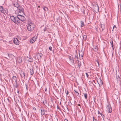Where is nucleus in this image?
<instances>
[{
  "label": "nucleus",
  "mask_w": 121,
  "mask_h": 121,
  "mask_svg": "<svg viewBox=\"0 0 121 121\" xmlns=\"http://www.w3.org/2000/svg\"><path fill=\"white\" fill-rule=\"evenodd\" d=\"M35 26L34 23L29 22L28 23L27 26V29L29 31H31L34 30Z\"/></svg>",
  "instance_id": "f257e3e1"
},
{
  "label": "nucleus",
  "mask_w": 121,
  "mask_h": 121,
  "mask_svg": "<svg viewBox=\"0 0 121 121\" xmlns=\"http://www.w3.org/2000/svg\"><path fill=\"white\" fill-rule=\"evenodd\" d=\"M68 104L69 106H71L72 105V104L70 101H69L68 103Z\"/></svg>",
  "instance_id": "cd10ccee"
},
{
  "label": "nucleus",
  "mask_w": 121,
  "mask_h": 121,
  "mask_svg": "<svg viewBox=\"0 0 121 121\" xmlns=\"http://www.w3.org/2000/svg\"><path fill=\"white\" fill-rule=\"evenodd\" d=\"M64 121H68L66 119H65L64 120Z\"/></svg>",
  "instance_id": "c03bdc74"
},
{
  "label": "nucleus",
  "mask_w": 121,
  "mask_h": 121,
  "mask_svg": "<svg viewBox=\"0 0 121 121\" xmlns=\"http://www.w3.org/2000/svg\"><path fill=\"white\" fill-rule=\"evenodd\" d=\"M43 9L45 11H47L48 10V8L46 7H43Z\"/></svg>",
  "instance_id": "5701e85b"
},
{
  "label": "nucleus",
  "mask_w": 121,
  "mask_h": 121,
  "mask_svg": "<svg viewBox=\"0 0 121 121\" xmlns=\"http://www.w3.org/2000/svg\"><path fill=\"white\" fill-rule=\"evenodd\" d=\"M45 102H46V104H47V102H46V101H45Z\"/></svg>",
  "instance_id": "4d7b16f0"
},
{
  "label": "nucleus",
  "mask_w": 121,
  "mask_h": 121,
  "mask_svg": "<svg viewBox=\"0 0 121 121\" xmlns=\"http://www.w3.org/2000/svg\"><path fill=\"white\" fill-rule=\"evenodd\" d=\"M111 45H112V48L113 50L114 49L113 44V43L112 41L111 42Z\"/></svg>",
  "instance_id": "a878e982"
},
{
  "label": "nucleus",
  "mask_w": 121,
  "mask_h": 121,
  "mask_svg": "<svg viewBox=\"0 0 121 121\" xmlns=\"http://www.w3.org/2000/svg\"><path fill=\"white\" fill-rule=\"evenodd\" d=\"M8 56L9 57H10V56L11 55L9 54H8Z\"/></svg>",
  "instance_id": "a18cd8bd"
},
{
  "label": "nucleus",
  "mask_w": 121,
  "mask_h": 121,
  "mask_svg": "<svg viewBox=\"0 0 121 121\" xmlns=\"http://www.w3.org/2000/svg\"><path fill=\"white\" fill-rule=\"evenodd\" d=\"M69 94V92L68 91H67L66 92V94L67 95H68Z\"/></svg>",
  "instance_id": "a19ab883"
},
{
  "label": "nucleus",
  "mask_w": 121,
  "mask_h": 121,
  "mask_svg": "<svg viewBox=\"0 0 121 121\" xmlns=\"http://www.w3.org/2000/svg\"><path fill=\"white\" fill-rule=\"evenodd\" d=\"M101 27L102 28V31L104 30L105 28V27L104 24H101Z\"/></svg>",
  "instance_id": "2eb2a0df"
},
{
  "label": "nucleus",
  "mask_w": 121,
  "mask_h": 121,
  "mask_svg": "<svg viewBox=\"0 0 121 121\" xmlns=\"http://www.w3.org/2000/svg\"><path fill=\"white\" fill-rule=\"evenodd\" d=\"M78 106H80V105L79 104H78Z\"/></svg>",
  "instance_id": "13d9d810"
},
{
  "label": "nucleus",
  "mask_w": 121,
  "mask_h": 121,
  "mask_svg": "<svg viewBox=\"0 0 121 121\" xmlns=\"http://www.w3.org/2000/svg\"><path fill=\"white\" fill-rule=\"evenodd\" d=\"M45 91H46V92H47V90L46 88H45Z\"/></svg>",
  "instance_id": "58836bf2"
},
{
  "label": "nucleus",
  "mask_w": 121,
  "mask_h": 121,
  "mask_svg": "<svg viewBox=\"0 0 121 121\" xmlns=\"http://www.w3.org/2000/svg\"><path fill=\"white\" fill-rule=\"evenodd\" d=\"M30 74L31 75H32L34 74V71L33 69H30Z\"/></svg>",
  "instance_id": "f3484780"
},
{
  "label": "nucleus",
  "mask_w": 121,
  "mask_h": 121,
  "mask_svg": "<svg viewBox=\"0 0 121 121\" xmlns=\"http://www.w3.org/2000/svg\"><path fill=\"white\" fill-rule=\"evenodd\" d=\"M89 83H91V81H90L89 82Z\"/></svg>",
  "instance_id": "8fccbe9b"
},
{
  "label": "nucleus",
  "mask_w": 121,
  "mask_h": 121,
  "mask_svg": "<svg viewBox=\"0 0 121 121\" xmlns=\"http://www.w3.org/2000/svg\"><path fill=\"white\" fill-rule=\"evenodd\" d=\"M93 9L94 11L96 13H97L99 11V6L97 4H96L95 5H93Z\"/></svg>",
  "instance_id": "f03ea898"
},
{
  "label": "nucleus",
  "mask_w": 121,
  "mask_h": 121,
  "mask_svg": "<svg viewBox=\"0 0 121 121\" xmlns=\"http://www.w3.org/2000/svg\"><path fill=\"white\" fill-rule=\"evenodd\" d=\"M13 86L14 87L17 88V87L18 85L17 82H15V83L13 84Z\"/></svg>",
  "instance_id": "6ab92c4d"
},
{
  "label": "nucleus",
  "mask_w": 121,
  "mask_h": 121,
  "mask_svg": "<svg viewBox=\"0 0 121 121\" xmlns=\"http://www.w3.org/2000/svg\"><path fill=\"white\" fill-rule=\"evenodd\" d=\"M32 60H33L31 58H30V60H29V61H32Z\"/></svg>",
  "instance_id": "c9c22d12"
},
{
  "label": "nucleus",
  "mask_w": 121,
  "mask_h": 121,
  "mask_svg": "<svg viewBox=\"0 0 121 121\" xmlns=\"http://www.w3.org/2000/svg\"><path fill=\"white\" fill-rule=\"evenodd\" d=\"M38 56H40V57H41V55H40L39 54L38 55Z\"/></svg>",
  "instance_id": "de8ad7c7"
},
{
  "label": "nucleus",
  "mask_w": 121,
  "mask_h": 121,
  "mask_svg": "<svg viewBox=\"0 0 121 121\" xmlns=\"http://www.w3.org/2000/svg\"><path fill=\"white\" fill-rule=\"evenodd\" d=\"M83 94L85 99H87V94L86 93H83Z\"/></svg>",
  "instance_id": "a211bd4d"
},
{
  "label": "nucleus",
  "mask_w": 121,
  "mask_h": 121,
  "mask_svg": "<svg viewBox=\"0 0 121 121\" xmlns=\"http://www.w3.org/2000/svg\"><path fill=\"white\" fill-rule=\"evenodd\" d=\"M26 89L27 90V86L26 85Z\"/></svg>",
  "instance_id": "ea45409f"
},
{
  "label": "nucleus",
  "mask_w": 121,
  "mask_h": 121,
  "mask_svg": "<svg viewBox=\"0 0 121 121\" xmlns=\"http://www.w3.org/2000/svg\"><path fill=\"white\" fill-rule=\"evenodd\" d=\"M17 16L18 18L21 21H23L25 20L26 19L24 16L20 15H18Z\"/></svg>",
  "instance_id": "7ed1b4c3"
},
{
  "label": "nucleus",
  "mask_w": 121,
  "mask_h": 121,
  "mask_svg": "<svg viewBox=\"0 0 121 121\" xmlns=\"http://www.w3.org/2000/svg\"><path fill=\"white\" fill-rule=\"evenodd\" d=\"M4 10L2 6H0V11L2 13L4 12Z\"/></svg>",
  "instance_id": "dca6fc26"
},
{
  "label": "nucleus",
  "mask_w": 121,
  "mask_h": 121,
  "mask_svg": "<svg viewBox=\"0 0 121 121\" xmlns=\"http://www.w3.org/2000/svg\"><path fill=\"white\" fill-rule=\"evenodd\" d=\"M22 74H23V76H22V77H23L24 78H25V73H24V72H23Z\"/></svg>",
  "instance_id": "7c9ffc66"
},
{
  "label": "nucleus",
  "mask_w": 121,
  "mask_h": 121,
  "mask_svg": "<svg viewBox=\"0 0 121 121\" xmlns=\"http://www.w3.org/2000/svg\"><path fill=\"white\" fill-rule=\"evenodd\" d=\"M22 62V60H21V62Z\"/></svg>",
  "instance_id": "052dcab7"
},
{
  "label": "nucleus",
  "mask_w": 121,
  "mask_h": 121,
  "mask_svg": "<svg viewBox=\"0 0 121 121\" xmlns=\"http://www.w3.org/2000/svg\"><path fill=\"white\" fill-rule=\"evenodd\" d=\"M57 109H59V107L58 106H57Z\"/></svg>",
  "instance_id": "09e8293b"
},
{
  "label": "nucleus",
  "mask_w": 121,
  "mask_h": 121,
  "mask_svg": "<svg viewBox=\"0 0 121 121\" xmlns=\"http://www.w3.org/2000/svg\"><path fill=\"white\" fill-rule=\"evenodd\" d=\"M41 112L42 116L43 115L45 114V110L43 108L41 109Z\"/></svg>",
  "instance_id": "f8f14e48"
},
{
  "label": "nucleus",
  "mask_w": 121,
  "mask_h": 121,
  "mask_svg": "<svg viewBox=\"0 0 121 121\" xmlns=\"http://www.w3.org/2000/svg\"><path fill=\"white\" fill-rule=\"evenodd\" d=\"M16 18H17L16 17H15L13 16L11 17V20L15 23V22H16Z\"/></svg>",
  "instance_id": "1a4fd4ad"
},
{
  "label": "nucleus",
  "mask_w": 121,
  "mask_h": 121,
  "mask_svg": "<svg viewBox=\"0 0 121 121\" xmlns=\"http://www.w3.org/2000/svg\"><path fill=\"white\" fill-rule=\"evenodd\" d=\"M43 104L44 105H45V104L44 102V101H43Z\"/></svg>",
  "instance_id": "3c124183"
},
{
  "label": "nucleus",
  "mask_w": 121,
  "mask_h": 121,
  "mask_svg": "<svg viewBox=\"0 0 121 121\" xmlns=\"http://www.w3.org/2000/svg\"><path fill=\"white\" fill-rule=\"evenodd\" d=\"M107 108L108 111V112L111 113L112 111V109L110 104H108Z\"/></svg>",
  "instance_id": "20e7f679"
},
{
  "label": "nucleus",
  "mask_w": 121,
  "mask_h": 121,
  "mask_svg": "<svg viewBox=\"0 0 121 121\" xmlns=\"http://www.w3.org/2000/svg\"><path fill=\"white\" fill-rule=\"evenodd\" d=\"M93 121H98L97 120H96V119H95L94 118V117H93Z\"/></svg>",
  "instance_id": "2f4dec72"
},
{
  "label": "nucleus",
  "mask_w": 121,
  "mask_h": 121,
  "mask_svg": "<svg viewBox=\"0 0 121 121\" xmlns=\"http://www.w3.org/2000/svg\"><path fill=\"white\" fill-rule=\"evenodd\" d=\"M95 61L96 62V66L97 67L98 66L99 67V62L97 60H96Z\"/></svg>",
  "instance_id": "aec40b11"
},
{
  "label": "nucleus",
  "mask_w": 121,
  "mask_h": 121,
  "mask_svg": "<svg viewBox=\"0 0 121 121\" xmlns=\"http://www.w3.org/2000/svg\"><path fill=\"white\" fill-rule=\"evenodd\" d=\"M79 54L80 57V59H82L83 56V53L82 51H79Z\"/></svg>",
  "instance_id": "423d86ee"
},
{
  "label": "nucleus",
  "mask_w": 121,
  "mask_h": 121,
  "mask_svg": "<svg viewBox=\"0 0 121 121\" xmlns=\"http://www.w3.org/2000/svg\"><path fill=\"white\" fill-rule=\"evenodd\" d=\"M33 109L34 110H36V109L34 107L33 108Z\"/></svg>",
  "instance_id": "37998d69"
},
{
  "label": "nucleus",
  "mask_w": 121,
  "mask_h": 121,
  "mask_svg": "<svg viewBox=\"0 0 121 121\" xmlns=\"http://www.w3.org/2000/svg\"><path fill=\"white\" fill-rule=\"evenodd\" d=\"M115 28L116 29L117 28L116 27V26L115 25L114 26H113V29H112V30L113 31V30L115 29Z\"/></svg>",
  "instance_id": "c85d7f7f"
},
{
  "label": "nucleus",
  "mask_w": 121,
  "mask_h": 121,
  "mask_svg": "<svg viewBox=\"0 0 121 121\" xmlns=\"http://www.w3.org/2000/svg\"><path fill=\"white\" fill-rule=\"evenodd\" d=\"M38 8H40V6H38Z\"/></svg>",
  "instance_id": "6e6d98bb"
},
{
  "label": "nucleus",
  "mask_w": 121,
  "mask_h": 121,
  "mask_svg": "<svg viewBox=\"0 0 121 121\" xmlns=\"http://www.w3.org/2000/svg\"><path fill=\"white\" fill-rule=\"evenodd\" d=\"M100 114L101 116V114H102L101 113H100V114Z\"/></svg>",
  "instance_id": "864d4df0"
},
{
  "label": "nucleus",
  "mask_w": 121,
  "mask_h": 121,
  "mask_svg": "<svg viewBox=\"0 0 121 121\" xmlns=\"http://www.w3.org/2000/svg\"><path fill=\"white\" fill-rule=\"evenodd\" d=\"M97 82L99 86H102L103 85V81L101 79H99L97 81Z\"/></svg>",
  "instance_id": "9d476101"
},
{
  "label": "nucleus",
  "mask_w": 121,
  "mask_h": 121,
  "mask_svg": "<svg viewBox=\"0 0 121 121\" xmlns=\"http://www.w3.org/2000/svg\"><path fill=\"white\" fill-rule=\"evenodd\" d=\"M98 28H95V30L97 31H98Z\"/></svg>",
  "instance_id": "79ce46f5"
},
{
  "label": "nucleus",
  "mask_w": 121,
  "mask_h": 121,
  "mask_svg": "<svg viewBox=\"0 0 121 121\" xmlns=\"http://www.w3.org/2000/svg\"><path fill=\"white\" fill-rule=\"evenodd\" d=\"M78 67L79 68H80V66H81V64H80V63H79V61H78Z\"/></svg>",
  "instance_id": "c756f323"
},
{
  "label": "nucleus",
  "mask_w": 121,
  "mask_h": 121,
  "mask_svg": "<svg viewBox=\"0 0 121 121\" xmlns=\"http://www.w3.org/2000/svg\"><path fill=\"white\" fill-rule=\"evenodd\" d=\"M37 36H35L34 37L32 38L30 40V42L32 43H34L36 40Z\"/></svg>",
  "instance_id": "39448f33"
},
{
  "label": "nucleus",
  "mask_w": 121,
  "mask_h": 121,
  "mask_svg": "<svg viewBox=\"0 0 121 121\" xmlns=\"http://www.w3.org/2000/svg\"><path fill=\"white\" fill-rule=\"evenodd\" d=\"M93 82H95V80H93Z\"/></svg>",
  "instance_id": "5fc2aeb1"
},
{
  "label": "nucleus",
  "mask_w": 121,
  "mask_h": 121,
  "mask_svg": "<svg viewBox=\"0 0 121 121\" xmlns=\"http://www.w3.org/2000/svg\"><path fill=\"white\" fill-rule=\"evenodd\" d=\"M96 48H97V47H95V48H94V50H95V51H96L97 50V49Z\"/></svg>",
  "instance_id": "4c0bfd02"
},
{
  "label": "nucleus",
  "mask_w": 121,
  "mask_h": 121,
  "mask_svg": "<svg viewBox=\"0 0 121 121\" xmlns=\"http://www.w3.org/2000/svg\"><path fill=\"white\" fill-rule=\"evenodd\" d=\"M14 4L15 7L17 8H18L19 7V5L17 3H16V4Z\"/></svg>",
  "instance_id": "4be33fe9"
},
{
  "label": "nucleus",
  "mask_w": 121,
  "mask_h": 121,
  "mask_svg": "<svg viewBox=\"0 0 121 121\" xmlns=\"http://www.w3.org/2000/svg\"><path fill=\"white\" fill-rule=\"evenodd\" d=\"M75 58H77V59H78L77 60H78V57L76 55H75Z\"/></svg>",
  "instance_id": "f704fd0d"
},
{
  "label": "nucleus",
  "mask_w": 121,
  "mask_h": 121,
  "mask_svg": "<svg viewBox=\"0 0 121 121\" xmlns=\"http://www.w3.org/2000/svg\"><path fill=\"white\" fill-rule=\"evenodd\" d=\"M117 81L118 82H119L120 81V78L119 77L118 75V76L117 77Z\"/></svg>",
  "instance_id": "b1692460"
},
{
  "label": "nucleus",
  "mask_w": 121,
  "mask_h": 121,
  "mask_svg": "<svg viewBox=\"0 0 121 121\" xmlns=\"http://www.w3.org/2000/svg\"><path fill=\"white\" fill-rule=\"evenodd\" d=\"M18 9L19 10V12L20 13L21 12H23L24 9L22 7H19Z\"/></svg>",
  "instance_id": "ddd939ff"
},
{
  "label": "nucleus",
  "mask_w": 121,
  "mask_h": 121,
  "mask_svg": "<svg viewBox=\"0 0 121 121\" xmlns=\"http://www.w3.org/2000/svg\"><path fill=\"white\" fill-rule=\"evenodd\" d=\"M81 27H83L84 25V23L82 21H81Z\"/></svg>",
  "instance_id": "bb28decb"
},
{
  "label": "nucleus",
  "mask_w": 121,
  "mask_h": 121,
  "mask_svg": "<svg viewBox=\"0 0 121 121\" xmlns=\"http://www.w3.org/2000/svg\"><path fill=\"white\" fill-rule=\"evenodd\" d=\"M68 58L71 63L72 64H73L74 63V61L73 58L70 56H69Z\"/></svg>",
  "instance_id": "6e6552de"
},
{
  "label": "nucleus",
  "mask_w": 121,
  "mask_h": 121,
  "mask_svg": "<svg viewBox=\"0 0 121 121\" xmlns=\"http://www.w3.org/2000/svg\"><path fill=\"white\" fill-rule=\"evenodd\" d=\"M14 43L16 45H18L19 43V41L17 38H15L13 40Z\"/></svg>",
  "instance_id": "0eeeda50"
},
{
  "label": "nucleus",
  "mask_w": 121,
  "mask_h": 121,
  "mask_svg": "<svg viewBox=\"0 0 121 121\" xmlns=\"http://www.w3.org/2000/svg\"><path fill=\"white\" fill-rule=\"evenodd\" d=\"M49 50H50V51L52 50V48L51 47H50L49 48Z\"/></svg>",
  "instance_id": "72a5a7b5"
},
{
  "label": "nucleus",
  "mask_w": 121,
  "mask_h": 121,
  "mask_svg": "<svg viewBox=\"0 0 121 121\" xmlns=\"http://www.w3.org/2000/svg\"><path fill=\"white\" fill-rule=\"evenodd\" d=\"M12 78L13 81H15V82H17V77L15 76H13Z\"/></svg>",
  "instance_id": "4468645a"
},
{
  "label": "nucleus",
  "mask_w": 121,
  "mask_h": 121,
  "mask_svg": "<svg viewBox=\"0 0 121 121\" xmlns=\"http://www.w3.org/2000/svg\"><path fill=\"white\" fill-rule=\"evenodd\" d=\"M74 92L76 93L75 95L77 96H79V93H78V92L77 91H76V90H74Z\"/></svg>",
  "instance_id": "393cba45"
},
{
  "label": "nucleus",
  "mask_w": 121,
  "mask_h": 121,
  "mask_svg": "<svg viewBox=\"0 0 121 121\" xmlns=\"http://www.w3.org/2000/svg\"><path fill=\"white\" fill-rule=\"evenodd\" d=\"M84 14L85 13H84Z\"/></svg>",
  "instance_id": "bf43d9fd"
},
{
  "label": "nucleus",
  "mask_w": 121,
  "mask_h": 121,
  "mask_svg": "<svg viewBox=\"0 0 121 121\" xmlns=\"http://www.w3.org/2000/svg\"><path fill=\"white\" fill-rule=\"evenodd\" d=\"M86 73V77H87V78H89V75H88V74L87 73Z\"/></svg>",
  "instance_id": "473e14b6"
},
{
  "label": "nucleus",
  "mask_w": 121,
  "mask_h": 121,
  "mask_svg": "<svg viewBox=\"0 0 121 121\" xmlns=\"http://www.w3.org/2000/svg\"><path fill=\"white\" fill-rule=\"evenodd\" d=\"M98 114H100V112L99 111H98Z\"/></svg>",
  "instance_id": "49530a36"
},
{
  "label": "nucleus",
  "mask_w": 121,
  "mask_h": 121,
  "mask_svg": "<svg viewBox=\"0 0 121 121\" xmlns=\"http://www.w3.org/2000/svg\"><path fill=\"white\" fill-rule=\"evenodd\" d=\"M83 37V39L84 40H85L87 38V36L86 35H85L83 36H82Z\"/></svg>",
  "instance_id": "412c9836"
},
{
  "label": "nucleus",
  "mask_w": 121,
  "mask_h": 121,
  "mask_svg": "<svg viewBox=\"0 0 121 121\" xmlns=\"http://www.w3.org/2000/svg\"><path fill=\"white\" fill-rule=\"evenodd\" d=\"M16 22H15V23H16L17 24H19L20 23V20L18 18V16L17 17H16Z\"/></svg>",
  "instance_id": "9b49d317"
},
{
  "label": "nucleus",
  "mask_w": 121,
  "mask_h": 121,
  "mask_svg": "<svg viewBox=\"0 0 121 121\" xmlns=\"http://www.w3.org/2000/svg\"><path fill=\"white\" fill-rule=\"evenodd\" d=\"M17 93H18L19 94V92L18 90L17 91Z\"/></svg>",
  "instance_id": "603ef678"
},
{
  "label": "nucleus",
  "mask_w": 121,
  "mask_h": 121,
  "mask_svg": "<svg viewBox=\"0 0 121 121\" xmlns=\"http://www.w3.org/2000/svg\"><path fill=\"white\" fill-rule=\"evenodd\" d=\"M101 117H102V118H104V115L102 114H101Z\"/></svg>",
  "instance_id": "e433bc0d"
}]
</instances>
